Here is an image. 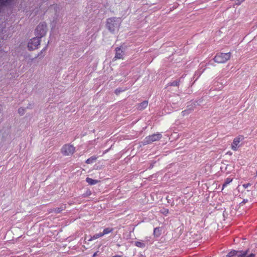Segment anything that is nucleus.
I'll return each instance as SVG.
<instances>
[{
    "label": "nucleus",
    "mask_w": 257,
    "mask_h": 257,
    "mask_svg": "<svg viewBox=\"0 0 257 257\" xmlns=\"http://www.w3.org/2000/svg\"><path fill=\"white\" fill-rule=\"evenodd\" d=\"M248 250H239L238 252L237 257H255L254 253H251L248 254Z\"/></svg>",
    "instance_id": "6e6552de"
},
{
    "label": "nucleus",
    "mask_w": 257,
    "mask_h": 257,
    "mask_svg": "<svg viewBox=\"0 0 257 257\" xmlns=\"http://www.w3.org/2000/svg\"><path fill=\"white\" fill-rule=\"evenodd\" d=\"M178 82L177 81H174L171 83H170V85L176 86L178 85Z\"/></svg>",
    "instance_id": "412c9836"
},
{
    "label": "nucleus",
    "mask_w": 257,
    "mask_h": 257,
    "mask_svg": "<svg viewBox=\"0 0 257 257\" xmlns=\"http://www.w3.org/2000/svg\"><path fill=\"white\" fill-rule=\"evenodd\" d=\"M251 185V184L250 183H246V184H244L242 185V186L244 188L246 189L247 188H248L249 186H250Z\"/></svg>",
    "instance_id": "5701e85b"
},
{
    "label": "nucleus",
    "mask_w": 257,
    "mask_h": 257,
    "mask_svg": "<svg viewBox=\"0 0 257 257\" xmlns=\"http://www.w3.org/2000/svg\"><path fill=\"white\" fill-rule=\"evenodd\" d=\"M97 159V157L95 156H92L90 158H88L86 161V163L87 164H92Z\"/></svg>",
    "instance_id": "2eb2a0df"
},
{
    "label": "nucleus",
    "mask_w": 257,
    "mask_h": 257,
    "mask_svg": "<svg viewBox=\"0 0 257 257\" xmlns=\"http://www.w3.org/2000/svg\"><path fill=\"white\" fill-rule=\"evenodd\" d=\"M115 55L114 58L117 59H123L124 55V51L121 48L117 47L115 49Z\"/></svg>",
    "instance_id": "1a4fd4ad"
},
{
    "label": "nucleus",
    "mask_w": 257,
    "mask_h": 257,
    "mask_svg": "<svg viewBox=\"0 0 257 257\" xmlns=\"http://www.w3.org/2000/svg\"><path fill=\"white\" fill-rule=\"evenodd\" d=\"M62 153L66 156H69L72 155L74 151V147L70 145H65L62 148Z\"/></svg>",
    "instance_id": "0eeeda50"
},
{
    "label": "nucleus",
    "mask_w": 257,
    "mask_h": 257,
    "mask_svg": "<svg viewBox=\"0 0 257 257\" xmlns=\"http://www.w3.org/2000/svg\"><path fill=\"white\" fill-rule=\"evenodd\" d=\"M232 181V179L230 178H227V179H226L223 185V187H224L225 186H226L228 184H229L230 183H231Z\"/></svg>",
    "instance_id": "dca6fc26"
},
{
    "label": "nucleus",
    "mask_w": 257,
    "mask_h": 257,
    "mask_svg": "<svg viewBox=\"0 0 257 257\" xmlns=\"http://www.w3.org/2000/svg\"><path fill=\"white\" fill-rule=\"evenodd\" d=\"M65 208V207H63V206H61L60 207L56 208L54 209L53 211L56 213H59L61 212Z\"/></svg>",
    "instance_id": "f3484780"
},
{
    "label": "nucleus",
    "mask_w": 257,
    "mask_h": 257,
    "mask_svg": "<svg viewBox=\"0 0 257 257\" xmlns=\"http://www.w3.org/2000/svg\"><path fill=\"white\" fill-rule=\"evenodd\" d=\"M41 38L36 37L31 39L28 44L29 50H33L38 48L40 44Z\"/></svg>",
    "instance_id": "39448f33"
},
{
    "label": "nucleus",
    "mask_w": 257,
    "mask_h": 257,
    "mask_svg": "<svg viewBox=\"0 0 257 257\" xmlns=\"http://www.w3.org/2000/svg\"><path fill=\"white\" fill-rule=\"evenodd\" d=\"M243 202H246V200H244L243 201Z\"/></svg>",
    "instance_id": "a878e982"
},
{
    "label": "nucleus",
    "mask_w": 257,
    "mask_h": 257,
    "mask_svg": "<svg viewBox=\"0 0 257 257\" xmlns=\"http://www.w3.org/2000/svg\"><path fill=\"white\" fill-rule=\"evenodd\" d=\"M238 252H239V250H232L227 254L226 257H233L234 256L237 257Z\"/></svg>",
    "instance_id": "ddd939ff"
},
{
    "label": "nucleus",
    "mask_w": 257,
    "mask_h": 257,
    "mask_svg": "<svg viewBox=\"0 0 257 257\" xmlns=\"http://www.w3.org/2000/svg\"><path fill=\"white\" fill-rule=\"evenodd\" d=\"M230 58V53H219L216 55L214 58V61L218 63H223L226 62Z\"/></svg>",
    "instance_id": "f03ea898"
},
{
    "label": "nucleus",
    "mask_w": 257,
    "mask_h": 257,
    "mask_svg": "<svg viewBox=\"0 0 257 257\" xmlns=\"http://www.w3.org/2000/svg\"><path fill=\"white\" fill-rule=\"evenodd\" d=\"M161 213L164 214V215H167L169 213V210L168 209H165V208H164L162 210H161Z\"/></svg>",
    "instance_id": "aec40b11"
},
{
    "label": "nucleus",
    "mask_w": 257,
    "mask_h": 257,
    "mask_svg": "<svg viewBox=\"0 0 257 257\" xmlns=\"http://www.w3.org/2000/svg\"><path fill=\"white\" fill-rule=\"evenodd\" d=\"M245 0H241V2L242 3L243 2H244Z\"/></svg>",
    "instance_id": "393cba45"
},
{
    "label": "nucleus",
    "mask_w": 257,
    "mask_h": 257,
    "mask_svg": "<svg viewBox=\"0 0 257 257\" xmlns=\"http://www.w3.org/2000/svg\"><path fill=\"white\" fill-rule=\"evenodd\" d=\"M24 111H25V109L23 108H20L19 109V113L21 114V115H23L24 114Z\"/></svg>",
    "instance_id": "4be33fe9"
},
{
    "label": "nucleus",
    "mask_w": 257,
    "mask_h": 257,
    "mask_svg": "<svg viewBox=\"0 0 257 257\" xmlns=\"http://www.w3.org/2000/svg\"><path fill=\"white\" fill-rule=\"evenodd\" d=\"M162 137V135L160 133H157L153 134L152 135L149 136L145 138L143 141L144 145H147L151 144L154 142L159 140Z\"/></svg>",
    "instance_id": "20e7f679"
},
{
    "label": "nucleus",
    "mask_w": 257,
    "mask_h": 257,
    "mask_svg": "<svg viewBox=\"0 0 257 257\" xmlns=\"http://www.w3.org/2000/svg\"><path fill=\"white\" fill-rule=\"evenodd\" d=\"M244 139V137L241 135H239L235 137L231 144V148L234 151H236L240 147L241 145L240 143Z\"/></svg>",
    "instance_id": "423d86ee"
},
{
    "label": "nucleus",
    "mask_w": 257,
    "mask_h": 257,
    "mask_svg": "<svg viewBox=\"0 0 257 257\" xmlns=\"http://www.w3.org/2000/svg\"><path fill=\"white\" fill-rule=\"evenodd\" d=\"M113 230L112 228H106L103 229V232H101L103 236L104 235L107 234L109 233H111Z\"/></svg>",
    "instance_id": "4468645a"
},
{
    "label": "nucleus",
    "mask_w": 257,
    "mask_h": 257,
    "mask_svg": "<svg viewBox=\"0 0 257 257\" xmlns=\"http://www.w3.org/2000/svg\"><path fill=\"white\" fill-rule=\"evenodd\" d=\"M103 235L102 234L101 232H99L98 233H96L95 234L93 235V236H91L90 238L88 239V241H91L93 240L96 239L99 237H102Z\"/></svg>",
    "instance_id": "9d476101"
},
{
    "label": "nucleus",
    "mask_w": 257,
    "mask_h": 257,
    "mask_svg": "<svg viewBox=\"0 0 257 257\" xmlns=\"http://www.w3.org/2000/svg\"><path fill=\"white\" fill-rule=\"evenodd\" d=\"M121 23L120 18H110L107 20L106 27L110 32L114 33L118 30Z\"/></svg>",
    "instance_id": "f257e3e1"
},
{
    "label": "nucleus",
    "mask_w": 257,
    "mask_h": 257,
    "mask_svg": "<svg viewBox=\"0 0 257 257\" xmlns=\"http://www.w3.org/2000/svg\"><path fill=\"white\" fill-rule=\"evenodd\" d=\"M47 32V25L45 23H40L38 25L36 30L35 34L37 37L41 38L44 36Z\"/></svg>",
    "instance_id": "7ed1b4c3"
},
{
    "label": "nucleus",
    "mask_w": 257,
    "mask_h": 257,
    "mask_svg": "<svg viewBox=\"0 0 257 257\" xmlns=\"http://www.w3.org/2000/svg\"><path fill=\"white\" fill-rule=\"evenodd\" d=\"M86 181L90 185H95L99 182L97 180H94L89 177L86 178Z\"/></svg>",
    "instance_id": "f8f14e48"
},
{
    "label": "nucleus",
    "mask_w": 257,
    "mask_h": 257,
    "mask_svg": "<svg viewBox=\"0 0 257 257\" xmlns=\"http://www.w3.org/2000/svg\"><path fill=\"white\" fill-rule=\"evenodd\" d=\"M148 104V102L147 101H144L139 104L138 108L140 110H143L147 107Z\"/></svg>",
    "instance_id": "9b49d317"
},
{
    "label": "nucleus",
    "mask_w": 257,
    "mask_h": 257,
    "mask_svg": "<svg viewBox=\"0 0 257 257\" xmlns=\"http://www.w3.org/2000/svg\"><path fill=\"white\" fill-rule=\"evenodd\" d=\"M192 111V110L191 109H186L184 111H182V114L183 116L189 114Z\"/></svg>",
    "instance_id": "a211bd4d"
},
{
    "label": "nucleus",
    "mask_w": 257,
    "mask_h": 257,
    "mask_svg": "<svg viewBox=\"0 0 257 257\" xmlns=\"http://www.w3.org/2000/svg\"><path fill=\"white\" fill-rule=\"evenodd\" d=\"M136 245L138 247H142V248L144 247L145 246V244L144 243L139 242V241H137L136 242Z\"/></svg>",
    "instance_id": "6ab92c4d"
},
{
    "label": "nucleus",
    "mask_w": 257,
    "mask_h": 257,
    "mask_svg": "<svg viewBox=\"0 0 257 257\" xmlns=\"http://www.w3.org/2000/svg\"><path fill=\"white\" fill-rule=\"evenodd\" d=\"M120 91H121V90H118V89H116V90H115L116 93H117L118 92H120Z\"/></svg>",
    "instance_id": "b1692460"
}]
</instances>
